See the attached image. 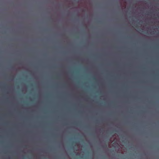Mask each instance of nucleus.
Returning <instances> with one entry per match:
<instances>
[{
  "label": "nucleus",
  "mask_w": 159,
  "mask_h": 159,
  "mask_svg": "<svg viewBox=\"0 0 159 159\" xmlns=\"http://www.w3.org/2000/svg\"><path fill=\"white\" fill-rule=\"evenodd\" d=\"M7 158H8H8H9V159H10V158H11V157H7Z\"/></svg>",
  "instance_id": "f257e3e1"
},
{
  "label": "nucleus",
  "mask_w": 159,
  "mask_h": 159,
  "mask_svg": "<svg viewBox=\"0 0 159 159\" xmlns=\"http://www.w3.org/2000/svg\"><path fill=\"white\" fill-rule=\"evenodd\" d=\"M79 155V153H77V155Z\"/></svg>",
  "instance_id": "f03ea898"
}]
</instances>
